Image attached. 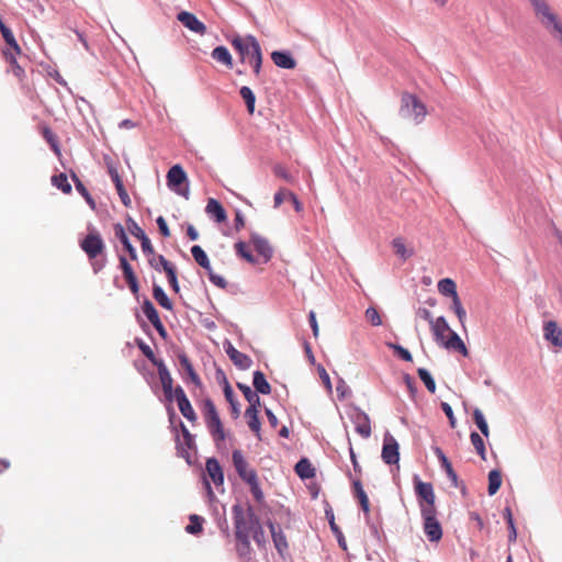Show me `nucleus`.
Segmentation results:
<instances>
[{
  "mask_svg": "<svg viewBox=\"0 0 562 562\" xmlns=\"http://www.w3.org/2000/svg\"><path fill=\"white\" fill-rule=\"evenodd\" d=\"M440 467L446 472L448 479L451 482V485L454 486V487H458L459 486V479H458V475H457L456 471L453 470L452 464L449 461V459L446 460L445 462L440 463Z\"/></svg>",
  "mask_w": 562,
  "mask_h": 562,
  "instance_id": "58",
  "label": "nucleus"
},
{
  "mask_svg": "<svg viewBox=\"0 0 562 562\" xmlns=\"http://www.w3.org/2000/svg\"><path fill=\"white\" fill-rule=\"evenodd\" d=\"M205 212L217 223H223L227 218V214L223 205L216 199H209Z\"/></svg>",
  "mask_w": 562,
  "mask_h": 562,
  "instance_id": "26",
  "label": "nucleus"
},
{
  "mask_svg": "<svg viewBox=\"0 0 562 562\" xmlns=\"http://www.w3.org/2000/svg\"><path fill=\"white\" fill-rule=\"evenodd\" d=\"M294 470L302 480H307L315 476V469L307 458H302L299 460L294 467Z\"/></svg>",
  "mask_w": 562,
  "mask_h": 562,
  "instance_id": "30",
  "label": "nucleus"
},
{
  "mask_svg": "<svg viewBox=\"0 0 562 562\" xmlns=\"http://www.w3.org/2000/svg\"><path fill=\"white\" fill-rule=\"evenodd\" d=\"M366 524L369 527L371 536L381 543L382 539L385 538V535L382 529V518L380 513L376 514L375 518L368 515V517H366Z\"/></svg>",
  "mask_w": 562,
  "mask_h": 562,
  "instance_id": "27",
  "label": "nucleus"
},
{
  "mask_svg": "<svg viewBox=\"0 0 562 562\" xmlns=\"http://www.w3.org/2000/svg\"><path fill=\"white\" fill-rule=\"evenodd\" d=\"M423 529L430 542H438L442 538V527L437 519V509H423Z\"/></svg>",
  "mask_w": 562,
  "mask_h": 562,
  "instance_id": "8",
  "label": "nucleus"
},
{
  "mask_svg": "<svg viewBox=\"0 0 562 562\" xmlns=\"http://www.w3.org/2000/svg\"><path fill=\"white\" fill-rule=\"evenodd\" d=\"M449 338L446 341H441L443 347L447 349L457 350L463 356H468V348L465 347L461 337L452 329L449 331Z\"/></svg>",
  "mask_w": 562,
  "mask_h": 562,
  "instance_id": "29",
  "label": "nucleus"
},
{
  "mask_svg": "<svg viewBox=\"0 0 562 562\" xmlns=\"http://www.w3.org/2000/svg\"><path fill=\"white\" fill-rule=\"evenodd\" d=\"M267 526L271 532L272 541L278 553L283 557L284 552L288 551L289 544L286 537L282 531L281 527L271 520H268Z\"/></svg>",
  "mask_w": 562,
  "mask_h": 562,
  "instance_id": "15",
  "label": "nucleus"
},
{
  "mask_svg": "<svg viewBox=\"0 0 562 562\" xmlns=\"http://www.w3.org/2000/svg\"><path fill=\"white\" fill-rule=\"evenodd\" d=\"M142 311L151 325H155V323L157 324L158 322H160L158 312L149 299L146 297L144 300L142 304Z\"/></svg>",
  "mask_w": 562,
  "mask_h": 562,
  "instance_id": "44",
  "label": "nucleus"
},
{
  "mask_svg": "<svg viewBox=\"0 0 562 562\" xmlns=\"http://www.w3.org/2000/svg\"><path fill=\"white\" fill-rule=\"evenodd\" d=\"M470 440L476 453L481 457V459L486 460V449L482 436L479 435L476 431H472L470 434Z\"/></svg>",
  "mask_w": 562,
  "mask_h": 562,
  "instance_id": "50",
  "label": "nucleus"
},
{
  "mask_svg": "<svg viewBox=\"0 0 562 562\" xmlns=\"http://www.w3.org/2000/svg\"><path fill=\"white\" fill-rule=\"evenodd\" d=\"M237 546L236 551L240 558L249 559L251 546H250V536H239L236 537Z\"/></svg>",
  "mask_w": 562,
  "mask_h": 562,
  "instance_id": "45",
  "label": "nucleus"
},
{
  "mask_svg": "<svg viewBox=\"0 0 562 562\" xmlns=\"http://www.w3.org/2000/svg\"><path fill=\"white\" fill-rule=\"evenodd\" d=\"M211 56L213 59L225 65L227 68H233V58L227 47L223 45L216 46L212 50Z\"/></svg>",
  "mask_w": 562,
  "mask_h": 562,
  "instance_id": "33",
  "label": "nucleus"
},
{
  "mask_svg": "<svg viewBox=\"0 0 562 562\" xmlns=\"http://www.w3.org/2000/svg\"><path fill=\"white\" fill-rule=\"evenodd\" d=\"M403 381L408 390L411 398L415 400L417 394V386L415 380L408 373H404Z\"/></svg>",
  "mask_w": 562,
  "mask_h": 562,
  "instance_id": "60",
  "label": "nucleus"
},
{
  "mask_svg": "<svg viewBox=\"0 0 562 562\" xmlns=\"http://www.w3.org/2000/svg\"><path fill=\"white\" fill-rule=\"evenodd\" d=\"M248 485H249V488H250V492H251L254 498L258 503H261L263 501L265 496H263V492L259 485V481L256 480L254 482H250Z\"/></svg>",
  "mask_w": 562,
  "mask_h": 562,
  "instance_id": "64",
  "label": "nucleus"
},
{
  "mask_svg": "<svg viewBox=\"0 0 562 562\" xmlns=\"http://www.w3.org/2000/svg\"><path fill=\"white\" fill-rule=\"evenodd\" d=\"M126 226L128 232L140 240L142 250L145 255H154V247L144 229L130 215L126 217Z\"/></svg>",
  "mask_w": 562,
  "mask_h": 562,
  "instance_id": "12",
  "label": "nucleus"
},
{
  "mask_svg": "<svg viewBox=\"0 0 562 562\" xmlns=\"http://www.w3.org/2000/svg\"><path fill=\"white\" fill-rule=\"evenodd\" d=\"M392 246H393V249H394L395 254L398 255L404 260L409 258L413 255L412 251H408L406 249L403 239L400 238V237L393 239Z\"/></svg>",
  "mask_w": 562,
  "mask_h": 562,
  "instance_id": "57",
  "label": "nucleus"
},
{
  "mask_svg": "<svg viewBox=\"0 0 562 562\" xmlns=\"http://www.w3.org/2000/svg\"><path fill=\"white\" fill-rule=\"evenodd\" d=\"M189 520H190L189 525L186 526V531L188 533L198 535V533L202 532L203 522H204L203 517L192 514V515H190Z\"/></svg>",
  "mask_w": 562,
  "mask_h": 562,
  "instance_id": "48",
  "label": "nucleus"
},
{
  "mask_svg": "<svg viewBox=\"0 0 562 562\" xmlns=\"http://www.w3.org/2000/svg\"><path fill=\"white\" fill-rule=\"evenodd\" d=\"M250 38H256L254 35L248 34L245 37H241L240 35H235L231 40V44L234 47V49L239 54L240 56V63H250L251 60V52H252V42Z\"/></svg>",
  "mask_w": 562,
  "mask_h": 562,
  "instance_id": "11",
  "label": "nucleus"
},
{
  "mask_svg": "<svg viewBox=\"0 0 562 562\" xmlns=\"http://www.w3.org/2000/svg\"><path fill=\"white\" fill-rule=\"evenodd\" d=\"M231 361L239 370H248L251 367V364H252L251 358L248 355L243 353L240 351H238L233 358H231Z\"/></svg>",
  "mask_w": 562,
  "mask_h": 562,
  "instance_id": "52",
  "label": "nucleus"
},
{
  "mask_svg": "<svg viewBox=\"0 0 562 562\" xmlns=\"http://www.w3.org/2000/svg\"><path fill=\"white\" fill-rule=\"evenodd\" d=\"M252 42L251 60L249 64L252 66V70L256 77L260 76L262 68V52L260 44L257 38H250Z\"/></svg>",
  "mask_w": 562,
  "mask_h": 562,
  "instance_id": "28",
  "label": "nucleus"
},
{
  "mask_svg": "<svg viewBox=\"0 0 562 562\" xmlns=\"http://www.w3.org/2000/svg\"><path fill=\"white\" fill-rule=\"evenodd\" d=\"M543 336L554 347H562V329L559 328L557 322L549 321L544 323Z\"/></svg>",
  "mask_w": 562,
  "mask_h": 562,
  "instance_id": "20",
  "label": "nucleus"
},
{
  "mask_svg": "<svg viewBox=\"0 0 562 562\" xmlns=\"http://www.w3.org/2000/svg\"><path fill=\"white\" fill-rule=\"evenodd\" d=\"M225 400L228 402L231 407L232 417L237 419L240 416V404L235 397L234 391L231 385L223 387Z\"/></svg>",
  "mask_w": 562,
  "mask_h": 562,
  "instance_id": "36",
  "label": "nucleus"
},
{
  "mask_svg": "<svg viewBox=\"0 0 562 562\" xmlns=\"http://www.w3.org/2000/svg\"><path fill=\"white\" fill-rule=\"evenodd\" d=\"M414 488L420 513L423 509H436V495L431 483L423 482L417 474L414 475Z\"/></svg>",
  "mask_w": 562,
  "mask_h": 562,
  "instance_id": "7",
  "label": "nucleus"
},
{
  "mask_svg": "<svg viewBox=\"0 0 562 562\" xmlns=\"http://www.w3.org/2000/svg\"><path fill=\"white\" fill-rule=\"evenodd\" d=\"M427 114L425 104L414 94L404 93L401 100L400 115L404 119H413L416 123L424 120Z\"/></svg>",
  "mask_w": 562,
  "mask_h": 562,
  "instance_id": "5",
  "label": "nucleus"
},
{
  "mask_svg": "<svg viewBox=\"0 0 562 562\" xmlns=\"http://www.w3.org/2000/svg\"><path fill=\"white\" fill-rule=\"evenodd\" d=\"M239 94L246 103L248 113L252 114L255 112V104H256L255 93L252 92V90L249 87L243 86L239 89Z\"/></svg>",
  "mask_w": 562,
  "mask_h": 562,
  "instance_id": "46",
  "label": "nucleus"
},
{
  "mask_svg": "<svg viewBox=\"0 0 562 562\" xmlns=\"http://www.w3.org/2000/svg\"><path fill=\"white\" fill-rule=\"evenodd\" d=\"M440 407H441L442 412L445 413V415L447 416L450 427L454 428L457 425V419L453 414V409H452L451 405L447 402H441Z\"/></svg>",
  "mask_w": 562,
  "mask_h": 562,
  "instance_id": "62",
  "label": "nucleus"
},
{
  "mask_svg": "<svg viewBox=\"0 0 562 562\" xmlns=\"http://www.w3.org/2000/svg\"><path fill=\"white\" fill-rule=\"evenodd\" d=\"M350 419L356 426V431L361 437L369 438L371 436V423L367 413L359 407H356L353 413L350 415Z\"/></svg>",
  "mask_w": 562,
  "mask_h": 562,
  "instance_id": "13",
  "label": "nucleus"
},
{
  "mask_svg": "<svg viewBox=\"0 0 562 562\" xmlns=\"http://www.w3.org/2000/svg\"><path fill=\"white\" fill-rule=\"evenodd\" d=\"M52 183L57 189H59L61 192L69 194L72 191L71 184L68 182L67 175L64 172H60L58 175H54L52 177Z\"/></svg>",
  "mask_w": 562,
  "mask_h": 562,
  "instance_id": "47",
  "label": "nucleus"
},
{
  "mask_svg": "<svg viewBox=\"0 0 562 562\" xmlns=\"http://www.w3.org/2000/svg\"><path fill=\"white\" fill-rule=\"evenodd\" d=\"M167 186L175 193L189 199L188 176L181 165H173L167 172Z\"/></svg>",
  "mask_w": 562,
  "mask_h": 562,
  "instance_id": "6",
  "label": "nucleus"
},
{
  "mask_svg": "<svg viewBox=\"0 0 562 562\" xmlns=\"http://www.w3.org/2000/svg\"><path fill=\"white\" fill-rule=\"evenodd\" d=\"M177 19L190 31L196 34H204L206 32L205 24L200 21L193 13L181 11L178 13Z\"/></svg>",
  "mask_w": 562,
  "mask_h": 562,
  "instance_id": "16",
  "label": "nucleus"
},
{
  "mask_svg": "<svg viewBox=\"0 0 562 562\" xmlns=\"http://www.w3.org/2000/svg\"><path fill=\"white\" fill-rule=\"evenodd\" d=\"M207 271V276H209V280L216 286L221 288V289H225L227 286V282L225 280L224 277L220 276V274H216L215 272H213L212 268H210V270H206Z\"/></svg>",
  "mask_w": 562,
  "mask_h": 562,
  "instance_id": "61",
  "label": "nucleus"
},
{
  "mask_svg": "<svg viewBox=\"0 0 562 562\" xmlns=\"http://www.w3.org/2000/svg\"><path fill=\"white\" fill-rule=\"evenodd\" d=\"M135 344L142 353L154 364L159 363V361H164L155 356L153 349L149 345H147L142 338H135Z\"/></svg>",
  "mask_w": 562,
  "mask_h": 562,
  "instance_id": "49",
  "label": "nucleus"
},
{
  "mask_svg": "<svg viewBox=\"0 0 562 562\" xmlns=\"http://www.w3.org/2000/svg\"><path fill=\"white\" fill-rule=\"evenodd\" d=\"M529 2L540 24L562 47V21L550 9L546 0H529Z\"/></svg>",
  "mask_w": 562,
  "mask_h": 562,
  "instance_id": "2",
  "label": "nucleus"
},
{
  "mask_svg": "<svg viewBox=\"0 0 562 562\" xmlns=\"http://www.w3.org/2000/svg\"><path fill=\"white\" fill-rule=\"evenodd\" d=\"M70 177L75 183V188L76 190L78 191V193L86 200V202L88 203V205L94 210L95 209V201L94 199L92 198V195L90 194V192L88 191V189L86 188V186L82 183V181L79 179V177L77 176V173H75L74 171L70 173Z\"/></svg>",
  "mask_w": 562,
  "mask_h": 562,
  "instance_id": "35",
  "label": "nucleus"
},
{
  "mask_svg": "<svg viewBox=\"0 0 562 562\" xmlns=\"http://www.w3.org/2000/svg\"><path fill=\"white\" fill-rule=\"evenodd\" d=\"M176 449L178 457H181L186 460V462L191 465L193 463L192 456L189 450H196L194 436H189V439H183V442L180 441L179 435H176Z\"/></svg>",
  "mask_w": 562,
  "mask_h": 562,
  "instance_id": "18",
  "label": "nucleus"
},
{
  "mask_svg": "<svg viewBox=\"0 0 562 562\" xmlns=\"http://www.w3.org/2000/svg\"><path fill=\"white\" fill-rule=\"evenodd\" d=\"M251 513H255V510L250 504H247V508H245L240 503L233 505L232 515L235 527V537L250 536L252 528V517H250Z\"/></svg>",
  "mask_w": 562,
  "mask_h": 562,
  "instance_id": "4",
  "label": "nucleus"
},
{
  "mask_svg": "<svg viewBox=\"0 0 562 562\" xmlns=\"http://www.w3.org/2000/svg\"><path fill=\"white\" fill-rule=\"evenodd\" d=\"M238 390L244 394L246 401L249 403L248 407H260L261 402L258 392L252 391L251 387L245 383L237 382Z\"/></svg>",
  "mask_w": 562,
  "mask_h": 562,
  "instance_id": "34",
  "label": "nucleus"
},
{
  "mask_svg": "<svg viewBox=\"0 0 562 562\" xmlns=\"http://www.w3.org/2000/svg\"><path fill=\"white\" fill-rule=\"evenodd\" d=\"M153 296L161 307H164L168 311L172 310L171 300L168 297L165 290L159 284L154 283Z\"/></svg>",
  "mask_w": 562,
  "mask_h": 562,
  "instance_id": "40",
  "label": "nucleus"
},
{
  "mask_svg": "<svg viewBox=\"0 0 562 562\" xmlns=\"http://www.w3.org/2000/svg\"><path fill=\"white\" fill-rule=\"evenodd\" d=\"M438 291L443 296L453 297L458 295L457 292V284L456 282L450 278L441 279L438 282Z\"/></svg>",
  "mask_w": 562,
  "mask_h": 562,
  "instance_id": "42",
  "label": "nucleus"
},
{
  "mask_svg": "<svg viewBox=\"0 0 562 562\" xmlns=\"http://www.w3.org/2000/svg\"><path fill=\"white\" fill-rule=\"evenodd\" d=\"M42 135L44 139L49 144L50 148L54 150L55 154H60L59 143L57 140L56 135L53 133V131L48 126H44L42 130Z\"/></svg>",
  "mask_w": 562,
  "mask_h": 562,
  "instance_id": "53",
  "label": "nucleus"
},
{
  "mask_svg": "<svg viewBox=\"0 0 562 562\" xmlns=\"http://www.w3.org/2000/svg\"><path fill=\"white\" fill-rule=\"evenodd\" d=\"M473 422L475 423L476 427L479 428V430L481 431V434L488 438L490 436V428H488V424L485 419V416L483 414V412L480 409V408H474L473 409Z\"/></svg>",
  "mask_w": 562,
  "mask_h": 562,
  "instance_id": "43",
  "label": "nucleus"
},
{
  "mask_svg": "<svg viewBox=\"0 0 562 562\" xmlns=\"http://www.w3.org/2000/svg\"><path fill=\"white\" fill-rule=\"evenodd\" d=\"M178 408L182 416L188 419L189 422H195L196 420V414L189 401V398L182 403L178 404Z\"/></svg>",
  "mask_w": 562,
  "mask_h": 562,
  "instance_id": "56",
  "label": "nucleus"
},
{
  "mask_svg": "<svg viewBox=\"0 0 562 562\" xmlns=\"http://www.w3.org/2000/svg\"><path fill=\"white\" fill-rule=\"evenodd\" d=\"M203 413L205 418L206 427L210 431L215 443L225 440V431L223 428L222 420L215 407V404L211 398H205L203 402Z\"/></svg>",
  "mask_w": 562,
  "mask_h": 562,
  "instance_id": "3",
  "label": "nucleus"
},
{
  "mask_svg": "<svg viewBox=\"0 0 562 562\" xmlns=\"http://www.w3.org/2000/svg\"><path fill=\"white\" fill-rule=\"evenodd\" d=\"M250 517H252V528H251L250 533H252V538H254L255 542L258 544V547H261L266 543L263 528L260 524L259 518L257 517V515L255 513H251Z\"/></svg>",
  "mask_w": 562,
  "mask_h": 562,
  "instance_id": "38",
  "label": "nucleus"
},
{
  "mask_svg": "<svg viewBox=\"0 0 562 562\" xmlns=\"http://www.w3.org/2000/svg\"><path fill=\"white\" fill-rule=\"evenodd\" d=\"M205 471L207 473V476L215 484V486H221L224 484L223 468L221 467L218 460L215 457L206 459Z\"/></svg>",
  "mask_w": 562,
  "mask_h": 562,
  "instance_id": "17",
  "label": "nucleus"
},
{
  "mask_svg": "<svg viewBox=\"0 0 562 562\" xmlns=\"http://www.w3.org/2000/svg\"><path fill=\"white\" fill-rule=\"evenodd\" d=\"M88 234L79 241V246L91 262L93 272L99 273L108 262L105 243L99 231L92 225L87 226Z\"/></svg>",
  "mask_w": 562,
  "mask_h": 562,
  "instance_id": "1",
  "label": "nucleus"
},
{
  "mask_svg": "<svg viewBox=\"0 0 562 562\" xmlns=\"http://www.w3.org/2000/svg\"><path fill=\"white\" fill-rule=\"evenodd\" d=\"M252 385L256 392L268 395L271 393V385L266 379V375L260 370H256L252 374Z\"/></svg>",
  "mask_w": 562,
  "mask_h": 562,
  "instance_id": "31",
  "label": "nucleus"
},
{
  "mask_svg": "<svg viewBox=\"0 0 562 562\" xmlns=\"http://www.w3.org/2000/svg\"><path fill=\"white\" fill-rule=\"evenodd\" d=\"M417 374H418L419 379L422 380V382L425 384L426 389L430 393H435L436 392V382H435V379L432 378L431 373L425 368H418Z\"/></svg>",
  "mask_w": 562,
  "mask_h": 562,
  "instance_id": "51",
  "label": "nucleus"
},
{
  "mask_svg": "<svg viewBox=\"0 0 562 562\" xmlns=\"http://www.w3.org/2000/svg\"><path fill=\"white\" fill-rule=\"evenodd\" d=\"M381 458L385 464L393 465L400 461V446L396 439L386 431L383 438Z\"/></svg>",
  "mask_w": 562,
  "mask_h": 562,
  "instance_id": "10",
  "label": "nucleus"
},
{
  "mask_svg": "<svg viewBox=\"0 0 562 562\" xmlns=\"http://www.w3.org/2000/svg\"><path fill=\"white\" fill-rule=\"evenodd\" d=\"M273 172L277 177L285 180L289 183L293 182L294 180L293 176L281 165H276L273 167Z\"/></svg>",
  "mask_w": 562,
  "mask_h": 562,
  "instance_id": "63",
  "label": "nucleus"
},
{
  "mask_svg": "<svg viewBox=\"0 0 562 562\" xmlns=\"http://www.w3.org/2000/svg\"><path fill=\"white\" fill-rule=\"evenodd\" d=\"M232 461L238 476L246 484H249L250 482L258 480L256 470L249 468V464L240 450L236 449L233 451Z\"/></svg>",
  "mask_w": 562,
  "mask_h": 562,
  "instance_id": "9",
  "label": "nucleus"
},
{
  "mask_svg": "<svg viewBox=\"0 0 562 562\" xmlns=\"http://www.w3.org/2000/svg\"><path fill=\"white\" fill-rule=\"evenodd\" d=\"M159 263L161 265L164 271L166 272L168 282L171 289L178 293L180 291L178 278H177V269L172 262L167 260L162 255L158 256Z\"/></svg>",
  "mask_w": 562,
  "mask_h": 562,
  "instance_id": "23",
  "label": "nucleus"
},
{
  "mask_svg": "<svg viewBox=\"0 0 562 562\" xmlns=\"http://www.w3.org/2000/svg\"><path fill=\"white\" fill-rule=\"evenodd\" d=\"M259 407H247L245 417L247 418L250 430L255 434L258 440H261V422L258 416Z\"/></svg>",
  "mask_w": 562,
  "mask_h": 562,
  "instance_id": "25",
  "label": "nucleus"
},
{
  "mask_svg": "<svg viewBox=\"0 0 562 562\" xmlns=\"http://www.w3.org/2000/svg\"><path fill=\"white\" fill-rule=\"evenodd\" d=\"M191 255H192L193 259L195 260V262L203 269L210 270V268H212L211 263H210V259L201 246H199V245L192 246Z\"/></svg>",
  "mask_w": 562,
  "mask_h": 562,
  "instance_id": "39",
  "label": "nucleus"
},
{
  "mask_svg": "<svg viewBox=\"0 0 562 562\" xmlns=\"http://www.w3.org/2000/svg\"><path fill=\"white\" fill-rule=\"evenodd\" d=\"M386 346L394 351V353L402 360L411 362L413 360V356L408 349L403 346L394 342H386Z\"/></svg>",
  "mask_w": 562,
  "mask_h": 562,
  "instance_id": "54",
  "label": "nucleus"
},
{
  "mask_svg": "<svg viewBox=\"0 0 562 562\" xmlns=\"http://www.w3.org/2000/svg\"><path fill=\"white\" fill-rule=\"evenodd\" d=\"M177 358H178L179 364L182 367L184 372L188 374V378L190 379V381L194 385L201 386L202 381H201L199 374L196 373V371L194 370L187 353L184 351L180 350L177 352Z\"/></svg>",
  "mask_w": 562,
  "mask_h": 562,
  "instance_id": "21",
  "label": "nucleus"
},
{
  "mask_svg": "<svg viewBox=\"0 0 562 562\" xmlns=\"http://www.w3.org/2000/svg\"><path fill=\"white\" fill-rule=\"evenodd\" d=\"M502 485V472L498 469H493L488 473L487 493L490 496L495 495Z\"/></svg>",
  "mask_w": 562,
  "mask_h": 562,
  "instance_id": "41",
  "label": "nucleus"
},
{
  "mask_svg": "<svg viewBox=\"0 0 562 562\" xmlns=\"http://www.w3.org/2000/svg\"><path fill=\"white\" fill-rule=\"evenodd\" d=\"M430 325L435 339L438 342L443 341L445 333L451 330L445 316H439L437 319H432V323H430Z\"/></svg>",
  "mask_w": 562,
  "mask_h": 562,
  "instance_id": "32",
  "label": "nucleus"
},
{
  "mask_svg": "<svg viewBox=\"0 0 562 562\" xmlns=\"http://www.w3.org/2000/svg\"><path fill=\"white\" fill-rule=\"evenodd\" d=\"M235 250L238 256L245 259L249 263H256L255 256L247 249V245L244 241H237L235 244Z\"/></svg>",
  "mask_w": 562,
  "mask_h": 562,
  "instance_id": "55",
  "label": "nucleus"
},
{
  "mask_svg": "<svg viewBox=\"0 0 562 562\" xmlns=\"http://www.w3.org/2000/svg\"><path fill=\"white\" fill-rule=\"evenodd\" d=\"M325 517L328 520L330 530L333 531V533L335 535V537L337 539L339 548L344 551H347V542H346L345 536H344L342 531L340 530V528L336 525L334 510L329 505H327V508L325 509Z\"/></svg>",
  "mask_w": 562,
  "mask_h": 562,
  "instance_id": "24",
  "label": "nucleus"
},
{
  "mask_svg": "<svg viewBox=\"0 0 562 562\" xmlns=\"http://www.w3.org/2000/svg\"><path fill=\"white\" fill-rule=\"evenodd\" d=\"M366 318L372 326H380L382 324L381 316L378 310L373 306L366 310Z\"/></svg>",
  "mask_w": 562,
  "mask_h": 562,
  "instance_id": "59",
  "label": "nucleus"
},
{
  "mask_svg": "<svg viewBox=\"0 0 562 562\" xmlns=\"http://www.w3.org/2000/svg\"><path fill=\"white\" fill-rule=\"evenodd\" d=\"M250 243L252 244L257 254L263 258L265 263L271 260L273 256V249L267 238L254 232L250 234Z\"/></svg>",
  "mask_w": 562,
  "mask_h": 562,
  "instance_id": "14",
  "label": "nucleus"
},
{
  "mask_svg": "<svg viewBox=\"0 0 562 562\" xmlns=\"http://www.w3.org/2000/svg\"><path fill=\"white\" fill-rule=\"evenodd\" d=\"M155 367L157 368V371L159 374L162 391H171V389L173 387L172 386L173 380H172V376H171L167 366L165 364V362L159 361V363H156Z\"/></svg>",
  "mask_w": 562,
  "mask_h": 562,
  "instance_id": "37",
  "label": "nucleus"
},
{
  "mask_svg": "<svg viewBox=\"0 0 562 562\" xmlns=\"http://www.w3.org/2000/svg\"><path fill=\"white\" fill-rule=\"evenodd\" d=\"M113 231H114L115 237L121 241L123 248L127 251L130 258L132 260H137L138 256H137L136 248L131 243V240L125 232L124 226L121 223H115L113 225Z\"/></svg>",
  "mask_w": 562,
  "mask_h": 562,
  "instance_id": "19",
  "label": "nucleus"
},
{
  "mask_svg": "<svg viewBox=\"0 0 562 562\" xmlns=\"http://www.w3.org/2000/svg\"><path fill=\"white\" fill-rule=\"evenodd\" d=\"M271 59L274 65L282 69H293L296 66V61L292 54L288 50H274L271 53Z\"/></svg>",
  "mask_w": 562,
  "mask_h": 562,
  "instance_id": "22",
  "label": "nucleus"
}]
</instances>
